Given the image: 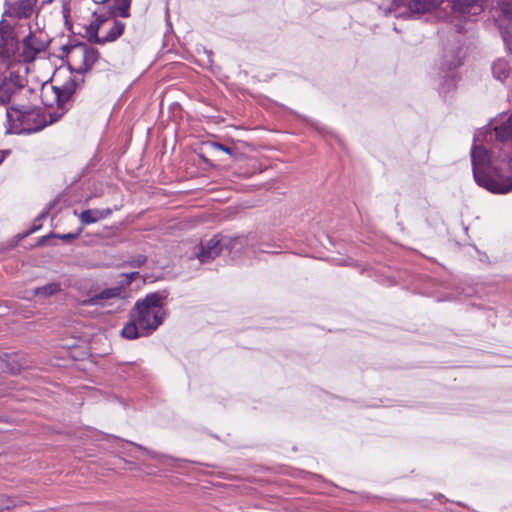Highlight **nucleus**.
<instances>
[{
    "mask_svg": "<svg viewBox=\"0 0 512 512\" xmlns=\"http://www.w3.org/2000/svg\"><path fill=\"white\" fill-rule=\"evenodd\" d=\"M92 16L94 18V21H96L100 26H103L109 19L117 17L118 13L106 8V12L99 14L96 11H94L92 13Z\"/></svg>",
    "mask_w": 512,
    "mask_h": 512,
    "instance_id": "nucleus-29",
    "label": "nucleus"
},
{
    "mask_svg": "<svg viewBox=\"0 0 512 512\" xmlns=\"http://www.w3.org/2000/svg\"><path fill=\"white\" fill-rule=\"evenodd\" d=\"M451 9V22L459 34L466 32L465 23L474 22L484 11V0H447Z\"/></svg>",
    "mask_w": 512,
    "mask_h": 512,
    "instance_id": "nucleus-4",
    "label": "nucleus"
},
{
    "mask_svg": "<svg viewBox=\"0 0 512 512\" xmlns=\"http://www.w3.org/2000/svg\"><path fill=\"white\" fill-rule=\"evenodd\" d=\"M442 498H444L443 494H439L436 496V499H442Z\"/></svg>",
    "mask_w": 512,
    "mask_h": 512,
    "instance_id": "nucleus-43",
    "label": "nucleus"
},
{
    "mask_svg": "<svg viewBox=\"0 0 512 512\" xmlns=\"http://www.w3.org/2000/svg\"><path fill=\"white\" fill-rule=\"evenodd\" d=\"M68 44H71L72 48L75 49V48H81L82 50L87 47V43L85 42H81L79 40H76V39H73V38H69V41H68Z\"/></svg>",
    "mask_w": 512,
    "mask_h": 512,
    "instance_id": "nucleus-33",
    "label": "nucleus"
},
{
    "mask_svg": "<svg viewBox=\"0 0 512 512\" xmlns=\"http://www.w3.org/2000/svg\"><path fill=\"white\" fill-rule=\"evenodd\" d=\"M63 114H64V112H62V113H56V112L50 113V115H49L50 119L47 120V126L52 124V123H54V122H56V121H58L62 117Z\"/></svg>",
    "mask_w": 512,
    "mask_h": 512,
    "instance_id": "nucleus-35",
    "label": "nucleus"
},
{
    "mask_svg": "<svg viewBox=\"0 0 512 512\" xmlns=\"http://www.w3.org/2000/svg\"><path fill=\"white\" fill-rule=\"evenodd\" d=\"M112 214L111 208L106 209H87L79 215L80 221L83 225L96 223L101 219H105Z\"/></svg>",
    "mask_w": 512,
    "mask_h": 512,
    "instance_id": "nucleus-15",
    "label": "nucleus"
},
{
    "mask_svg": "<svg viewBox=\"0 0 512 512\" xmlns=\"http://www.w3.org/2000/svg\"><path fill=\"white\" fill-rule=\"evenodd\" d=\"M100 26L96 21H92L86 28L83 37L87 39L90 44H101V37L99 36Z\"/></svg>",
    "mask_w": 512,
    "mask_h": 512,
    "instance_id": "nucleus-23",
    "label": "nucleus"
},
{
    "mask_svg": "<svg viewBox=\"0 0 512 512\" xmlns=\"http://www.w3.org/2000/svg\"><path fill=\"white\" fill-rule=\"evenodd\" d=\"M506 121H507V122L509 123V125L512 127V113L510 114V116L507 118V120H506Z\"/></svg>",
    "mask_w": 512,
    "mask_h": 512,
    "instance_id": "nucleus-41",
    "label": "nucleus"
},
{
    "mask_svg": "<svg viewBox=\"0 0 512 512\" xmlns=\"http://www.w3.org/2000/svg\"><path fill=\"white\" fill-rule=\"evenodd\" d=\"M122 286H115L111 288H106L101 292L84 299L80 302L82 306H95L100 303L101 300H107L112 298H120L122 297Z\"/></svg>",
    "mask_w": 512,
    "mask_h": 512,
    "instance_id": "nucleus-13",
    "label": "nucleus"
},
{
    "mask_svg": "<svg viewBox=\"0 0 512 512\" xmlns=\"http://www.w3.org/2000/svg\"><path fill=\"white\" fill-rule=\"evenodd\" d=\"M63 55L60 56V59L64 60L67 59L69 54L74 50L71 46V44H65L61 47Z\"/></svg>",
    "mask_w": 512,
    "mask_h": 512,
    "instance_id": "nucleus-34",
    "label": "nucleus"
},
{
    "mask_svg": "<svg viewBox=\"0 0 512 512\" xmlns=\"http://www.w3.org/2000/svg\"><path fill=\"white\" fill-rule=\"evenodd\" d=\"M10 153L9 150H0V164L5 160L6 156Z\"/></svg>",
    "mask_w": 512,
    "mask_h": 512,
    "instance_id": "nucleus-38",
    "label": "nucleus"
},
{
    "mask_svg": "<svg viewBox=\"0 0 512 512\" xmlns=\"http://www.w3.org/2000/svg\"><path fill=\"white\" fill-rule=\"evenodd\" d=\"M22 53L19 54V61L24 63H31L36 59V56L44 51L47 44L39 40L31 31L22 40Z\"/></svg>",
    "mask_w": 512,
    "mask_h": 512,
    "instance_id": "nucleus-10",
    "label": "nucleus"
},
{
    "mask_svg": "<svg viewBox=\"0 0 512 512\" xmlns=\"http://www.w3.org/2000/svg\"><path fill=\"white\" fill-rule=\"evenodd\" d=\"M61 290V285L58 282L47 283L43 286L36 287L33 291L35 296L49 297Z\"/></svg>",
    "mask_w": 512,
    "mask_h": 512,
    "instance_id": "nucleus-24",
    "label": "nucleus"
},
{
    "mask_svg": "<svg viewBox=\"0 0 512 512\" xmlns=\"http://www.w3.org/2000/svg\"><path fill=\"white\" fill-rule=\"evenodd\" d=\"M462 48L459 42H451L443 48L440 59V70L443 75V83L439 87L440 93H447L455 87V76L452 72L462 64Z\"/></svg>",
    "mask_w": 512,
    "mask_h": 512,
    "instance_id": "nucleus-5",
    "label": "nucleus"
},
{
    "mask_svg": "<svg viewBox=\"0 0 512 512\" xmlns=\"http://www.w3.org/2000/svg\"><path fill=\"white\" fill-rule=\"evenodd\" d=\"M38 0H17L10 2L4 0L3 18H11L16 20L28 19L34 12Z\"/></svg>",
    "mask_w": 512,
    "mask_h": 512,
    "instance_id": "nucleus-8",
    "label": "nucleus"
},
{
    "mask_svg": "<svg viewBox=\"0 0 512 512\" xmlns=\"http://www.w3.org/2000/svg\"><path fill=\"white\" fill-rule=\"evenodd\" d=\"M19 40L15 27L2 17L0 21V60L8 67L17 60Z\"/></svg>",
    "mask_w": 512,
    "mask_h": 512,
    "instance_id": "nucleus-6",
    "label": "nucleus"
},
{
    "mask_svg": "<svg viewBox=\"0 0 512 512\" xmlns=\"http://www.w3.org/2000/svg\"><path fill=\"white\" fill-rule=\"evenodd\" d=\"M139 275H140V273L138 271H133V272H130V273L122 274L124 279L120 282V284L118 286H122V290H123L124 287L129 286L133 282V280L136 277H138Z\"/></svg>",
    "mask_w": 512,
    "mask_h": 512,
    "instance_id": "nucleus-32",
    "label": "nucleus"
},
{
    "mask_svg": "<svg viewBox=\"0 0 512 512\" xmlns=\"http://www.w3.org/2000/svg\"><path fill=\"white\" fill-rule=\"evenodd\" d=\"M405 0H392V4L399 7Z\"/></svg>",
    "mask_w": 512,
    "mask_h": 512,
    "instance_id": "nucleus-40",
    "label": "nucleus"
},
{
    "mask_svg": "<svg viewBox=\"0 0 512 512\" xmlns=\"http://www.w3.org/2000/svg\"><path fill=\"white\" fill-rule=\"evenodd\" d=\"M210 146L215 150H220V151L227 153L234 159H236L238 157V155H240V153L238 152V149L236 147L227 146L220 142H211Z\"/></svg>",
    "mask_w": 512,
    "mask_h": 512,
    "instance_id": "nucleus-31",
    "label": "nucleus"
},
{
    "mask_svg": "<svg viewBox=\"0 0 512 512\" xmlns=\"http://www.w3.org/2000/svg\"><path fill=\"white\" fill-rule=\"evenodd\" d=\"M55 204H56V200H53L48 203L47 207L34 219L32 227L26 233V235L33 233L42 227L41 221L48 216L50 210L55 206Z\"/></svg>",
    "mask_w": 512,
    "mask_h": 512,
    "instance_id": "nucleus-27",
    "label": "nucleus"
},
{
    "mask_svg": "<svg viewBox=\"0 0 512 512\" xmlns=\"http://www.w3.org/2000/svg\"><path fill=\"white\" fill-rule=\"evenodd\" d=\"M148 258L144 254H138L126 260L122 266L131 268H140L147 262Z\"/></svg>",
    "mask_w": 512,
    "mask_h": 512,
    "instance_id": "nucleus-30",
    "label": "nucleus"
},
{
    "mask_svg": "<svg viewBox=\"0 0 512 512\" xmlns=\"http://www.w3.org/2000/svg\"><path fill=\"white\" fill-rule=\"evenodd\" d=\"M100 5H105L106 8L118 13L121 18L130 17V8L132 0H100Z\"/></svg>",
    "mask_w": 512,
    "mask_h": 512,
    "instance_id": "nucleus-14",
    "label": "nucleus"
},
{
    "mask_svg": "<svg viewBox=\"0 0 512 512\" xmlns=\"http://www.w3.org/2000/svg\"><path fill=\"white\" fill-rule=\"evenodd\" d=\"M63 14H64V18H65V24L68 26L67 29L68 30H71L72 28V24L68 22V17H69V10L64 8L63 10Z\"/></svg>",
    "mask_w": 512,
    "mask_h": 512,
    "instance_id": "nucleus-37",
    "label": "nucleus"
},
{
    "mask_svg": "<svg viewBox=\"0 0 512 512\" xmlns=\"http://www.w3.org/2000/svg\"><path fill=\"white\" fill-rule=\"evenodd\" d=\"M261 252H263V253H276L275 251H270V250L264 249V248L261 249Z\"/></svg>",
    "mask_w": 512,
    "mask_h": 512,
    "instance_id": "nucleus-42",
    "label": "nucleus"
},
{
    "mask_svg": "<svg viewBox=\"0 0 512 512\" xmlns=\"http://www.w3.org/2000/svg\"><path fill=\"white\" fill-rule=\"evenodd\" d=\"M491 70L493 77L499 81H504L511 73V67L509 63L503 58L495 60L492 63Z\"/></svg>",
    "mask_w": 512,
    "mask_h": 512,
    "instance_id": "nucleus-19",
    "label": "nucleus"
},
{
    "mask_svg": "<svg viewBox=\"0 0 512 512\" xmlns=\"http://www.w3.org/2000/svg\"><path fill=\"white\" fill-rule=\"evenodd\" d=\"M99 59L100 52L97 48L87 45V47L83 49V63L90 67V69L93 68Z\"/></svg>",
    "mask_w": 512,
    "mask_h": 512,
    "instance_id": "nucleus-26",
    "label": "nucleus"
},
{
    "mask_svg": "<svg viewBox=\"0 0 512 512\" xmlns=\"http://www.w3.org/2000/svg\"><path fill=\"white\" fill-rule=\"evenodd\" d=\"M230 240L226 236L215 235L201 243L197 257L201 263H209L220 255L224 248H228Z\"/></svg>",
    "mask_w": 512,
    "mask_h": 512,
    "instance_id": "nucleus-9",
    "label": "nucleus"
},
{
    "mask_svg": "<svg viewBox=\"0 0 512 512\" xmlns=\"http://www.w3.org/2000/svg\"><path fill=\"white\" fill-rule=\"evenodd\" d=\"M46 126L45 111L41 107L12 105L6 109V134H32Z\"/></svg>",
    "mask_w": 512,
    "mask_h": 512,
    "instance_id": "nucleus-3",
    "label": "nucleus"
},
{
    "mask_svg": "<svg viewBox=\"0 0 512 512\" xmlns=\"http://www.w3.org/2000/svg\"><path fill=\"white\" fill-rule=\"evenodd\" d=\"M77 88V82L74 78H69L62 87L53 86V92L56 97L58 108H63L64 105L71 99Z\"/></svg>",
    "mask_w": 512,
    "mask_h": 512,
    "instance_id": "nucleus-11",
    "label": "nucleus"
},
{
    "mask_svg": "<svg viewBox=\"0 0 512 512\" xmlns=\"http://www.w3.org/2000/svg\"><path fill=\"white\" fill-rule=\"evenodd\" d=\"M492 129L493 137L496 140L504 143L512 139V127L507 121L502 122L500 125H497Z\"/></svg>",
    "mask_w": 512,
    "mask_h": 512,
    "instance_id": "nucleus-22",
    "label": "nucleus"
},
{
    "mask_svg": "<svg viewBox=\"0 0 512 512\" xmlns=\"http://www.w3.org/2000/svg\"><path fill=\"white\" fill-rule=\"evenodd\" d=\"M93 2L96 3V4H99V1H97V0H93Z\"/></svg>",
    "mask_w": 512,
    "mask_h": 512,
    "instance_id": "nucleus-44",
    "label": "nucleus"
},
{
    "mask_svg": "<svg viewBox=\"0 0 512 512\" xmlns=\"http://www.w3.org/2000/svg\"><path fill=\"white\" fill-rule=\"evenodd\" d=\"M169 296L168 289H162L146 294L138 299L129 311V321L123 326L121 336L128 340L151 335L163 323L166 312L164 310Z\"/></svg>",
    "mask_w": 512,
    "mask_h": 512,
    "instance_id": "nucleus-2",
    "label": "nucleus"
},
{
    "mask_svg": "<svg viewBox=\"0 0 512 512\" xmlns=\"http://www.w3.org/2000/svg\"><path fill=\"white\" fill-rule=\"evenodd\" d=\"M82 231H83V228L80 227L74 233L56 234V233L51 232L50 234L41 237L38 240L37 245L38 246L45 245L47 240L50 238H59V239L65 240V241H71V240L78 238L80 236V234L82 233Z\"/></svg>",
    "mask_w": 512,
    "mask_h": 512,
    "instance_id": "nucleus-25",
    "label": "nucleus"
},
{
    "mask_svg": "<svg viewBox=\"0 0 512 512\" xmlns=\"http://www.w3.org/2000/svg\"><path fill=\"white\" fill-rule=\"evenodd\" d=\"M125 27H126V25L124 22H122L118 19H114L113 25L110 28V30L108 31V33L105 36L101 37L100 45L103 46L107 43L115 42L118 38H120L123 35V33L125 31Z\"/></svg>",
    "mask_w": 512,
    "mask_h": 512,
    "instance_id": "nucleus-17",
    "label": "nucleus"
},
{
    "mask_svg": "<svg viewBox=\"0 0 512 512\" xmlns=\"http://www.w3.org/2000/svg\"><path fill=\"white\" fill-rule=\"evenodd\" d=\"M499 30L506 50L512 53V17L501 21Z\"/></svg>",
    "mask_w": 512,
    "mask_h": 512,
    "instance_id": "nucleus-20",
    "label": "nucleus"
},
{
    "mask_svg": "<svg viewBox=\"0 0 512 512\" xmlns=\"http://www.w3.org/2000/svg\"><path fill=\"white\" fill-rule=\"evenodd\" d=\"M67 69L71 74L75 73L76 67L72 66L70 63H67Z\"/></svg>",
    "mask_w": 512,
    "mask_h": 512,
    "instance_id": "nucleus-39",
    "label": "nucleus"
},
{
    "mask_svg": "<svg viewBox=\"0 0 512 512\" xmlns=\"http://www.w3.org/2000/svg\"><path fill=\"white\" fill-rule=\"evenodd\" d=\"M0 360L5 363L6 370L11 374H18L28 367V362L24 355L20 353H3Z\"/></svg>",
    "mask_w": 512,
    "mask_h": 512,
    "instance_id": "nucleus-12",
    "label": "nucleus"
},
{
    "mask_svg": "<svg viewBox=\"0 0 512 512\" xmlns=\"http://www.w3.org/2000/svg\"><path fill=\"white\" fill-rule=\"evenodd\" d=\"M128 443L131 444V445H134L138 449L142 450L151 459L156 460V461H158L160 463H163V464L168 463V461H173L175 463L183 461L182 459H175L172 456H169V455H166V454H161L159 452L150 450L149 448H147V447H145V446H143L141 444H137V443H134V442H131V441H128Z\"/></svg>",
    "mask_w": 512,
    "mask_h": 512,
    "instance_id": "nucleus-21",
    "label": "nucleus"
},
{
    "mask_svg": "<svg viewBox=\"0 0 512 512\" xmlns=\"http://www.w3.org/2000/svg\"><path fill=\"white\" fill-rule=\"evenodd\" d=\"M115 373L124 380L135 378L139 375V367L136 362H123L117 364Z\"/></svg>",
    "mask_w": 512,
    "mask_h": 512,
    "instance_id": "nucleus-18",
    "label": "nucleus"
},
{
    "mask_svg": "<svg viewBox=\"0 0 512 512\" xmlns=\"http://www.w3.org/2000/svg\"><path fill=\"white\" fill-rule=\"evenodd\" d=\"M443 0H411L408 8L415 14H424L430 12L442 4Z\"/></svg>",
    "mask_w": 512,
    "mask_h": 512,
    "instance_id": "nucleus-16",
    "label": "nucleus"
},
{
    "mask_svg": "<svg viewBox=\"0 0 512 512\" xmlns=\"http://www.w3.org/2000/svg\"><path fill=\"white\" fill-rule=\"evenodd\" d=\"M90 70H91L90 67L86 66L82 62V65L76 68L75 74H85V73L89 72Z\"/></svg>",
    "mask_w": 512,
    "mask_h": 512,
    "instance_id": "nucleus-36",
    "label": "nucleus"
},
{
    "mask_svg": "<svg viewBox=\"0 0 512 512\" xmlns=\"http://www.w3.org/2000/svg\"><path fill=\"white\" fill-rule=\"evenodd\" d=\"M20 503L21 502L16 498L7 495H0V512L10 511L13 508L19 506Z\"/></svg>",
    "mask_w": 512,
    "mask_h": 512,
    "instance_id": "nucleus-28",
    "label": "nucleus"
},
{
    "mask_svg": "<svg viewBox=\"0 0 512 512\" xmlns=\"http://www.w3.org/2000/svg\"><path fill=\"white\" fill-rule=\"evenodd\" d=\"M493 138L490 126L477 129L471 147V165L476 184L494 194L512 191V157L506 152L496 155L478 142Z\"/></svg>",
    "mask_w": 512,
    "mask_h": 512,
    "instance_id": "nucleus-1",
    "label": "nucleus"
},
{
    "mask_svg": "<svg viewBox=\"0 0 512 512\" xmlns=\"http://www.w3.org/2000/svg\"><path fill=\"white\" fill-rule=\"evenodd\" d=\"M27 84V80L16 71H11L0 82V105H8L13 96L20 92Z\"/></svg>",
    "mask_w": 512,
    "mask_h": 512,
    "instance_id": "nucleus-7",
    "label": "nucleus"
}]
</instances>
